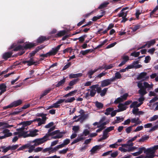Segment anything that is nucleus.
<instances>
[{"mask_svg": "<svg viewBox=\"0 0 158 158\" xmlns=\"http://www.w3.org/2000/svg\"><path fill=\"white\" fill-rule=\"evenodd\" d=\"M137 83V86L140 89L138 90V93L140 95H145L147 94V92L146 89L149 90L152 89L153 85L151 83L150 84L146 82H144L143 83L144 86H143V84L140 82H136Z\"/></svg>", "mask_w": 158, "mask_h": 158, "instance_id": "nucleus-1", "label": "nucleus"}, {"mask_svg": "<svg viewBox=\"0 0 158 158\" xmlns=\"http://www.w3.org/2000/svg\"><path fill=\"white\" fill-rule=\"evenodd\" d=\"M61 45L62 44L58 45L56 47L52 48L51 51H49L46 54H40V56L43 57H47L48 56H49L52 55H55L58 51Z\"/></svg>", "mask_w": 158, "mask_h": 158, "instance_id": "nucleus-2", "label": "nucleus"}, {"mask_svg": "<svg viewBox=\"0 0 158 158\" xmlns=\"http://www.w3.org/2000/svg\"><path fill=\"white\" fill-rule=\"evenodd\" d=\"M129 8L128 7H126L123 8L121 10L120 12L118 14L119 17H122L123 19L121 21L122 23H125L126 21L127 20V19L126 18V17L128 11H124Z\"/></svg>", "mask_w": 158, "mask_h": 158, "instance_id": "nucleus-3", "label": "nucleus"}, {"mask_svg": "<svg viewBox=\"0 0 158 158\" xmlns=\"http://www.w3.org/2000/svg\"><path fill=\"white\" fill-rule=\"evenodd\" d=\"M35 148V146L34 145H31L30 143H27L19 147L17 149V151H19L20 150H23L25 149L29 148L28 152L29 153H31L33 150L34 151Z\"/></svg>", "mask_w": 158, "mask_h": 158, "instance_id": "nucleus-4", "label": "nucleus"}, {"mask_svg": "<svg viewBox=\"0 0 158 158\" xmlns=\"http://www.w3.org/2000/svg\"><path fill=\"white\" fill-rule=\"evenodd\" d=\"M103 69H105V70L109 69V65H107L106 64H104L102 66H99L98 68L97 69H94V70L91 69L88 72L87 74L88 75H90V76L93 75L97 71L99 70H102Z\"/></svg>", "mask_w": 158, "mask_h": 158, "instance_id": "nucleus-5", "label": "nucleus"}, {"mask_svg": "<svg viewBox=\"0 0 158 158\" xmlns=\"http://www.w3.org/2000/svg\"><path fill=\"white\" fill-rule=\"evenodd\" d=\"M22 103V101L21 99L14 101L11 103L10 105L5 106L3 107L4 109H6L9 108H11L16 107L21 105Z\"/></svg>", "mask_w": 158, "mask_h": 158, "instance_id": "nucleus-6", "label": "nucleus"}, {"mask_svg": "<svg viewBox=\"0 0 158 158\" xmlns=\"http://www.w3.org/2000/svg\"><path fill=\"white\" fill-rule=\"evenodd\" d=\"M47 141V139H46L44 136L40 138H38L33 140L31 143H34L33 144L35 146H38L41 144Z\"/></svg>", "mask_w": 158, "mask_h": 158, "instance_id": "nucleus-7", "label": "nucleus"}, {"mask_svg": "<svg viewBox=\"0 0 158 158\" xmlns=\"http://www.w3.org/2000/svg\"><path fill=\"white\" fill-rule=\"evenodd\" d=\"M149 78V76H147V73L146 72H142L139 74L137 77L138 80H142L143 81H146Z\"/></svg>", "mask_w": 158, "mask_h": 158, "instance_id": "nucleus-8", "label": "nucleus"}, {"mask_svg": "<svg viewBox=\"0 0 158 158\" xmlns=\"http://www.w3.org/2000/svg\"><path fill=\"white\" fill-rule=\"evenodd\" d=\"M144 151V153H146V156L145 158H150L151 155V152H147V149L144 147L139 148V151L138 152L140 154L143 151Z\"/></svg>", "mask_w": 158, "mask_h": 158, "instance_id": "nucleus-9", "label": "nucleus"}, {"mask_svg": "<svg viewBox=\"0 0 158 158\" xmlns=\"http://www.w3.org/2000/svg\"><path fill=\"white\" fill-rule=\"evenodd\" d=\"M128 96V94L127 93H126L120 97L118 98L115 101L114 103H118L120 102H123L126 100L127 97Z\"/></svg>", "mask_w": 158, "mask_h": 158, "instance_id": "nucleus-10", "label": "nucleus"}, {"mask_svg": "<svg viewBox=\"0 0 158 158\" xmlns=\"http://www.w3.org/2000/svg\"><path fill=\"white\" fill-rule=\"evenodd\" d=\"M60 131L59 130H56L52 132L47 133L44 136L46 139H47V141L50 139L49 138V136H53L55 135L58 134L59 133H60Z\"/></svg>", "mask_w": 158, "mask_h": 158, "instance_id": "nucleus-11", "label": "nucleus"}, {"mask_svg": "<svg viewBox=\"0 0 158 158\" xmlns=\"http://www.w3.org/2000/svg\"><path fill=\"white\" fill-rule=\"evenodd\" d=\"M49 40V38L46 36H40L36 40V42L38 44H41L44 42L45 41Z\"/></svg>", "mask_w": 158, "mask_h": 158, "instance_id": "nucleus-12", "label": "nucleus"}, {"mask_svg": "<svg viewBox=\"0 0 158 158\" xmlns=\"http://www.w3.org/2000/svg\"><path fill=\"white\" fill-rule=\"evenodd\" d=\"M109 132V127H107L106 130H105L103 132V135L102 137L98 139L99 141H101L102 140L105 139L107 138V135L108 133Z\"/></svg>", "mask_w": 158, "mask_h": 158, "instance_id": "nucleus-13", "label": "nucleus"}, {"mask_svg": "<svg viewBox=\"0 0 158 158\" xmlns=\"http://www.w3.org/2000/svg\"><path fill=\"white\" fill-rule=\"evenodd\" d=\"M37 45L36 44L34 43H29L25 44L24 46V48L25 49H31L34 48Z\"/></svg>", "mask_w": 158, "mask_h": 158, "instance_id": "nucleus-14", "label": "nucleus"}, {"mask_svg": "<svg viewBox=\"0 0 158 158\" xmlns=\"http://www.w3.org/2000/svg\"><path fill=\"white\" fill-rule=\"evenodd\" d=\"M12 54V52H8L4 53L2 55V58L5 60L10 57Z\"/></svg>", "mask_w": 158, "mask_h": 158, "instance_id": "nucleus-15", "label": "nucleus"}, {"mask_svg": "<svg viewBox=\"0 0 158 158\" xmlns=\"http://www.w3.org/2000/svg\"><path fill=\"white\" fill-rule=\"evenodd\" d=\"M6 86L4 83L0 85V96L6 91Z\"/></svg>", "mask_w": 158, "mask_h": 158, "instance_id": "nucleus-16", "label": "nucleus"}, {"mask_svg": "<svg viewBox=\"0 0 158 158\" xmlns=\"http://www.w3.org/2000/svg\"><path fill=\"white\" fill-rule=\"evenodd\" d=\"M66 132L65 131L60 132L56 135L52 137V139H57L61 138L62 137L63 135L65 134Z\"/></svg>", "mask_w": 158, "mask_h": 158, "instance_id": "nucleus-17", "label": "nucleus"}, {"mask_svg": "<svg viewBox=\"0 0 158 158\" xmlns=\"http://www.w3.org/2000/svg\"><path fill=\"white\" fill-rule=\"evenodd\" d=\"M134 143L130 140H129L126 144H121V145L123 147H125L126 148H128V147H130L133 146Z\"/></svg>", "mask_w": 158, "mask_h": 158, "instance_id": "nucleus-18", "label": "nucleus"}, {"mask_svg": "<svg viewBox=\"0 0 158 158\" xmlns=\"http://www.w3.org/2000/svg\"><path fill=\"white\" fill-rule=\"evenodd\" d=\"M133 113L135 115H142L144 114V112L142 111H139L138 108L134 109L132 110Z\"/></svg>", "mask_w": 158, "mask_h": 158, "instance_id": "nucleus-19", "label": "nucleus"}, {"mask_svg": "<svg viewBox=\"0 0 158 158\" xmlns=\"http://www.w3.org/2000/svg\"><path fill=\"white\" fill-rule=\"evenodd\" d=\"M118 107L119 109L118 110V112L122 111L126 109L127 107L125 106L124 103H119L118 106Z\"/></svg>", "mask_w": 158, "mask_h": 158, "instance_id": "nucleus-20", "label": "nucleus"}, {"mask_svg": "<svg viewBox=\"0 0 158 158\" xmlns=\"http://www.w3.org/2000/svg\"><path fill=\"white\" fill-rule=\"evenodd\" d=\"M83 74L82 73H78L76 74L71 73L69 75V78L70 79L77 78L82 76Z\"/></svg>", "mask_w": 158, "mask_h": 158, "instance_id": "nucleus-21", "label": "nucleus"}, {"mask_svg": "<svg viewBox=\"0 0 158 158\" xmlns=\"http://www.w3.org/2000/svg\"><path fill=\"white\" fill-rule=\"evenodd\" d=\"M66 78L64 77L63 79L59 81L58 83L56 85V87H59L60 86H63L64 84Z\"/></svg>", "mask_w": 158, "mask_h": 158, "instance_id": "nucleus-22", "label": "nucleus"}, {"mask_svg": "<svg viewBox=\"0 0 158 158\" xmlns=\"http://www.w3.org/2000/svg\"><path fill=\"white\" fill-rule=\"evenodd\" d=\"M123 61L118 65L119 67H120L124 64L126 63L129 60V57L127 56H125L123 57Z\"/></svg>", "mask_w": 158, "mask_h": 158, "instance_id": "nucleus-23", "label": "nucleus"}, {"mask_svg": "<svg viewBox=\"0 0 158 158\" xmlns=\"http://www.w3.org/2000/svg\"><path fill=\"white\" fill-rule=\"evenodd\" d=\"M106 123H104L98 126L97 127L99 128L96 130V132L97 133L99 132L102 131L103 129L105 127H104V126L106 125Z\"/></svg>", "mask_w": 158, "mask_h": 158, "instance_id": "nucleus-24", "label": "nucleus"}, {"mask_svg": "<svg viewBox=\"0 0 158 158\" xmlns=\"http://www.w3.org/2000/svg\"><path fill=\"white\" fill-rule=\"evenodd\" d=\"M66 33L67 31L65 30L61 31L55 35V37H60L64 35Z\"/></svg>", "mask_w": 158, "mask_h": 158, "instance_id": "nucleus-25", "label": "nucleus"}, {"mask_svg": "<svg viewBox=\"0 0 158 158\" xmlns=\"http://www.w3.org/2000/svg\"><path fill=\"white\" fill-rule=\"evenodd\" d=\"M38 131V130L36 129L33 131H30L29 133L28 134L29 137H35L38 134L36 133Z\"/></svg>", "mask_w": 158, "mask_h": 158, "instance_id": "nucleus-26", "label": "nucleus"}, {"mask_svg": "<svg viewBox=\"0 0 158 158\" xmlns=\"http://www.w3.org/2000/svg\"><path fill=\"white\" fill-rule=\"evenodd\" d=\"M100 148V145H96L92 148L90 150V152L92 154L94 153L96 151L99 150Z\"/></svg>", "mask_w": 158, "mask_h": 158, "instance_id": "nucleus-27", "label": "nucleus"}, {"mask_svg": "<svg viewBox=\"0 0 158 158\" xmlns=\"http://www.w3.org/2000/svg\"><path fill=\"white\" fill-rule=\"evenodd\" d=\"M93 51L92 49H87L85 50H81L80 53V54H82L83 55H85L87 54L89 52H91Z\"/></svg>", "mask_w": 158, "mask_h": 158, "instance_id": "nucleus-28", "label": "nucleus"}, {"mask_svg": "<svg viewBox=\"0 0 158 158\" xmlns=\"http://www.w3.org/2000/svg\"><path fill=\"white\" fill-rule=\"evenodd\" d=\"M28 131H23L19 132L18 136L19 137H23L24 138H26L29 137L28 134H27Z\"/></svg>", "mask_w": 158, "mask_h": 158, "instance_id": "nucleus-29", "label": "nucleus"}, {"mask_svg": "<svg viewBox=\"0 0 158 158\" xmlns=\"http://www.w3.org/2000/svg\"><path fill=\"white\" fill-rule=\"evenodd\" d=\"M101 87H104L109 85V79L101 81Z\"/></svg>", "mask_w": 158, "mask_h": 158, "instance_id": "nucleus-30", "label": "nucleus"}, {"mask_svg": "<svg viewBox=\"0 0 158 158\" xmlns=\"http://www.w3.org/2000/svg\"><path fill=\"white\" fill-rule=\"evenodd\" d=\"M52 90V89L51 88H49L45 90L40 95V98H41L44 96L48 94Z\"/></svg>", "mask_w": 158, "mask_h": 158, "instance_id": "nucleus-31", "label": "nucleus"}, {"mask_svg": "<svg viewBox=\"0 0 158 158\" xmlns=\"http://www.w3.org/2000/svg\"><path fill=\"white\" fill-rule=\"evenodd\" d=\"M77 90H75L74 91H72L70 92L69 93H68L67 94H65V95H64L63 96V97L66 98V97H69V96H73L76 93H77Z\"/></svg>", "mask_w": 158, "mask_h": 158, "instance_id": "nucleus-32", "label": "nucleus"}, {"mask_svg": "<svg viewBox=\"0 0 158 158\" xmlns=\"http://www.w3.org/2000/svg\"><path fill=\"white\" fill-rule=\"evenodd\" d=\"M109 4V2H105L101 4L98 7V9H104Z\"/></svg>", "mask_w": 158, "mask_h": 158, "instance_id": "nucleus-33", "label": "nucleus"}, {"mask_svg": "<svg viewBox=\"0 0 158 158\" xmlns=\"http://www.w3.org/2000/svg\"><path fill=\"white\" fill-rule=\"evenodd\" d=\"M132 123H136V124H140L141 123V121L139 120V118H135L131 119V120Z\"/></svg>", "mask_w": 158, "mask_h": 158, "instance_id": "nucleus-34", "label": "nucleus"}, {"mask_svg": "<svg viewBox=\"0 0 158 158\" xmlns=\"http://www.w3.org/2000/svg\"><path fill=\"white\" fill-rule=\"evenodd\" d=\"M79 80L78 78L74 79L70 81L69 83V85L70 86H72L76 84Z\"/></svg>", "mask_w": 158, "mask_h": 158, "instance_id": "nucleus-35", "label": "nucleus"}, {"mask_svg": "<svg viewBox=\"0 0 158 158\" xmlns=\"http://www.w3.org/2000/svg\"><path fill=\"white\" fill-rule=\"evenodd\" d=\"M155 42V40H153L147 42L146 44V45H147L148 47L149 48L151 45H154Z\"/></svg>", "mask_w": 158, "mask_h": 158, "instance_id": "nucleus-36", "label": "nucleus"}, {"mask_svg": "<svg viewBox=\"0 0 158 158\" xmlns=\"http://www.w3.org/2000/svg\"><path fill=\"white\" fill-rule=\"evenodd\" d=\"M84 139H85V137H79L78 138H77V139H75L73 142H72V143H71V144H73Z\"/></svg>", "mask_w": 158, "mask_h": 158, "instance_id": "nucleus-37", "label": "nucleus"}, {"mask_svg": "<svg viewBox=\"0 0 158 158\" xmlns=\"http://www.w3.org/2000/svg\"><path fill=\"white\" fill-rule=\"evenodd\" d=\"M124 118L123 117H117L116 119L115 120L114 122H113L114 124L115 123H118L124 120Z\"/></svg>", "mask_w": 158, "mask_h": 158, "instance_id": "nucleus-38", "label": "nucleus"}, {"mask_svg": "<svg viewBox=\"0 0 158 158\" xmlns=\"http://www.w3.org/2000/svg\"><path fill=\"white\" fill-rule=\"evenodd\" d=\"M0 149H3V150L2 151V152H4V153H6L9 150H10V148L9 146H8L7 147H6L4 146H2L0 148Z\"/></svg>", "mask_w": 158, "mask_h": 158, "instance_id": "nucleus-39", "label": "nucleus"}, {"mask_svg": "<svg viewBox=\"0 0 158 158\" xmlns=\"http://www.w3.org/2000/svg\"><path fill=\"white\" fill-rule=\"evenodd\" d=\"M23 49H24V47H23V46H22L21 45H19L18 46L15 47L13 50V51H20V50Z\"/></svg>", "mask_w": 158, "mask_h": 158, "instance_id": "nucleus-40", "label": "nucleus"}, {"mask_svg": "<svg viewBox=\"0 0 158 158\" xmlns=\"http://www.w3.org/2000/svg\"><path fill=\"white\" fill-rule=\"evenodd\" d=\"M95 106L97 108L99 109H101L103 107V104L101 102L96 101L95 102Z\"/></svg>", "mask_w": 158, "mask_h": 158, "instance_id": "nucleus-41", "label": "nucleus"}, {"mask_svg": "<svg viewBox=\"0 0 158 158\" xmlns=\"http://www.w3.org/2000/svg\"><path fill=\"white\" fill-rule=\"evenodd\" d=\"M91 89L90 90V95L91 97H94L96 94V90L94 89L91 88Z\"/></svg>", "mask_w": 158, "mask_h": 158, "instance_id": "nucleus-42", "label": "nucleus"}, {"mask_svg": "<svg viewBox=\"0 0 158 158\" xmlns=\"http://www.w3.org/2000/svg\"><path fill=\"white\" fill-rule=\"evenodd\" d=\"M107 89L108 88H105L103 89L102 90L101 92L100 93V95L102 97L104 96L107 91Z\"/></svg>", "mask_w": 158, "mask_h": 158, "instance_id": "nucleus-43", "label": "nucleus"}, {"mask_svg": "<svg viewBox=\"0 0 158 158\" xmlns=\"http://www.w3.org/2000/svg\"><path fill=\"white\" fill-rule=\"evenodd\" d=\"M87 37V35H83L80 37L76 38V39H78L79 41L81 43L83 42L85 40V39Z\"/></svg>", "mask_w": 158, "mask_h": 158, "instance_id": "nucleus-44", "label": "nucleus"}, {"mask_svg": "<svg viewBox=\"0 0 158 158\" xmlns=\"http://www.w3.org/2000/svg\"><path fill=\"white\" fill-rule=\"evenodd\" d=\"M90 131L89 130L87 129H85L83 131V134L81 135V136H82L83 135L86 136L89 134Z\"/></svg>", "mask_w": 158, "mask_h": 158, "instance_id": "nucleus-45", "label": "nucleus"}, {"mask_svg": "<svg viewBox=\"0 0 158 158\" xmlns=\"http://www.w3.org/2000/svg\"><path fill=\"white\" fill-rule=\"evenodd\" d=\"M1 133H2L4 134H9V133H10L11 134L10 136L12 135V134L11 132H10V130L8 129H5Z\"/></svg>", "mask_w": 158, "mask_h": 158, "instance_id": "nucleus-46", "label": "nucleus"}, {"mask_svg": "<svg viewBox=\"0 0 158 158\" xmlns=\"http://www.w3.org/2000/svg\"><path fill=\"white\" fill-rule=\"evenodd\" d=\"M149 138V137L148 136H143L141 139L139 140V142H143L145 140H147Z\"/></svg>", "mask_w": 158, "mask_h": 158, "instance_id": "nucleus-47", "label": "nucleus"}, {"mask_svg": "<svg viewBox=\"0 0 158 158\" xmlns=\"http://www.w3.org/2000/svg\"><path fill=\"white\" fill-rule=\"evenodd\" d=\"M75 100V98L74 97H72L70 98H68L65 101V102L66 103H69V102H72L74 101Z\"/></svg>", "mask_w": 158, "mask_h": 158, "instance_id": "nucleus-48", "label": "nucleus"}, {"mask_svg": "<svg viewBox=\"0 0 158 158\" xmlns=\"http://www.w3.org/2000/svg\"><path fill=\"white\" fill-rule=\"evenodd\" d=\"M19 144H16L12 146H9L10 150H14L17 149L19 147Z\"/></svg>", "mask_w": 158, "mask_h": 158, "instance_id": "nucleus-49", "label": "nucleus"}, {"mask_svg": "<svg viewBox=\"0 0 158 158\" xmlns=\"http://www.w3.org/2000/svg\"><path fill=\"white\" fill-rule=\"evenodd\" d=\"M72 130L74 131V133H77L79 130V126H74L72 128Z\"/></svg>", "mask_w": 158, "mask_h": 158, "instance_id": "nucleus-50", "label": "nucleus"}, {"mask_svg": "<svg viewBox=\"0 0 158 158\" xmlns=\"http://www.w3.org/2000/svg\"><path fill=\"white\" fill-rule=\"evenodd\" d=\"M123 147H120L118 149L119 151H121L123 152H129L128 150V148H123Z\"/></svg>", "mask_w": 158, "mask_h": 158, "instance_id": "nucleus-51", "label": "nucleus"}, {"mask_svg": "<svg viewBox=\"0 0 158 158\" xmlns=\"http://www.w3.org/2000/svg\"><path fill=\"white\" fill-rule=\"evenodd\" d=\"M54 124V123L53 122H51L49 123L48 124L46 125L45 126V127L46 128H48L52 127H53Z\"/></svg>", "mask_w": 158, "mask_h": 158, "instance_id": "nucleus-52", "label": "nucleus"}, {"mask_svg": "<svg viewBox=\"0 0 158 158\" xmlns=\"http://www.w3.org/2000/svg\"><path fill=\"white\" fill-rule=\"evenodd\" d=\"M72 50V48L70 47L67 48L63 50V53H65L66 52H68L71 53Z\"/></svg>", "mask_w": 158, "mask_h": 158, "instance_id": "nucleus-53", "label": "nucleus"}, {"mask_svg": "<svg viewBox=\"0 0 158 158\" xmlns=\"http://www.w3.org/2000/svg\"><path fill=\"white\" fill-rule=\"evenodd\" d=\"M32 60V58H31L30 60H28V65L30 66L33 64H35L36 62L35 61H33Z\"/></svg>", "mask_w": 158, "mask_h": 158, "instance_id": "nucleus-54", "label": "nucleus"}, {"mask_svg": "<svg viewBox=\"0 0 158 158\" xmlns=\"http://www.w3.org/2000/svg\"><path fill=\"white\" fill-rule=\"evenodd\" d=\"M118 152L116 151L111 153L110 156L111 157H112L113 158H115L118 156Z\"/></svg>", "mask_w": 158, "mask_h": 158, "instance_id": "nucleus-55", "label": "nucleus"}, {"mask_svg": "<svg viewBox=\"0 0 158 158\" xmlns=\"http://www.w3.org/2000/svg\"><path fill=\"white\" fill-rule=\"evenodd\" d=\"M71 65V62H69L66 65H64V67L63 68V69H62L63 70H66V69H67L68 68H69Z\"/></svg>", "mask_w": 158, "mask_h": 158, "instance_id": "nucleus-56", "label": "nucleus"}, {"mask_svg": "<svg viewBox=\"0 0 158 158\" xmlns=\"http://www.w3.org/2000/svg\"><path fill=\"white\" fill-rule=\"evenodd\" d=\"M118 146L119 145L117 143V142H116L113 144L109 145V147L113 148H117Z\"/></svg>", "mask_w": 158, "mask_h": 158, "instance_id": "nucleus-57", "label": "nucleus"}, {"mask_svg": "<svg viewBox=\"0 0 158 158\" xmlns=\"http://www.w3.org/2000/svg\"><path fill=\"white\" fill-rule=\"evenodd\" d=\"M158 119V115H154L153 117L151 118L150 121H153L156 120Z\"/></svg>", "mask_w": 158, "mask_h": 158, "instance_id": "nucleus-58", "label": "nucleus"}, {"mask_svg": "<svg viewBox=\"0 0 158 158\" xmlns=\"http://www.w3.org/2000/svg\"><path fill=\"white\" fill-rule=\"evenodd\" d=\"M45 46L43 45H41L40 46L37 47L35 49L38 52L40 50H41L44 48Z\"/></svg>", "mask_w": 158, "mask_h": 158, "instance_id": "nucleus-59", "label": "nucleus"}, {"mask_svg": "<svg viewBox=\"0 0 158 158\" xmlns=\"http://www.w3.org/2000/svg\"><path fill=\"white\" fill-rule=\"evenodd\" d=\"M139 26L137 25L135 26L134 27H132L131 28V29L133 32H135L138 29H139Z\"/></svg>", "mask_w": 158, "mask_h": 158, "instance_id": "nucleus-60", "label": "nucleus"}, {"mask_svg": "<svg viewBox=\"0 0 158 158\" xmlns=\"http://www.w3.org/2000/svg\"><path fill=\"white\" fill-rule=\"evenodd\" d=\"M158 129V124L152 127L150 130L149 131H153Z\"/></svg>", "mask_w": 158, "mask_h": 158, "instance_id": "nucleus-61", "label": "nucleus"}, {"mask_svg": "<svg viewBox=\"0 0 158 158\" xmlns=\"http://www.w3.org/2000/svg\"><path fill=\"white\" fill-rule=\"evenodd\" d=\"M143 126H141L137 127L136 129L134 131L135 132H137L140 131L143 129Z\"/></svg>", "mask_w": 158, "mask_h": 158, "instance_id": "nucleus-62", "label": "nucleus"}, {"mask_svg": "<svg viewBox=\"0 0 158 158\" xmlns=\"http://www.w3.org/2000/svg\"><path fill=\"white\" fill-rule=\"evenodd\" d=\"M106 74V72L105 71H103L102 73L98 74L97 76L96 77V78H100L103 76L105 75Z\"/></svg>", "mask_w": 158, "mask_h": 158, "instance_id": "nucleus-63", "label": "nucleus"}, {"mask_svg": "<svg viewBox=\"0 0 158 158\" xmlns=\"http://www.w3.org/2000/svg\"><path fill=\"white\" fill-rule=\"evenodd\" d=\"M157 100H158V96L154 97L149 102L150 103H153Z\"/></svg>", "mask_w": 158, "mask_h": 158, "instance_id": "nucleus-64", "label": "nucleus"}]
</instances>
